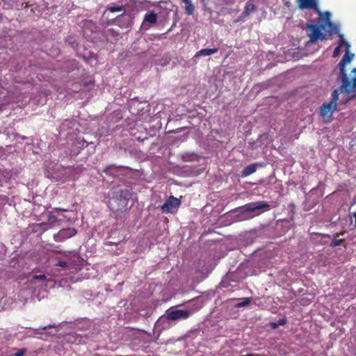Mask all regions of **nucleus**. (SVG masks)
I'll list each match as a JSON object with an SVG mask.
<instances>
[{
  "label": "nucleus",
  "instance_id": "c85d7f7f",
  "mask_svg": "<svg viewBox=\"0 0 356 356\" xmlns=\"http://www.w3.org/2000/svg\"><path fill=\"white\" fill-rule=\"evenodd\" d=\"M309 300H307L305 298H301L300 300V303L301 305H307L309 304Z\"/></svg>",
  "mask_w": 356,
  "mask_h": 356
},
{
  "label": "nucleus",
  "instance_id": "1a4fd4ad",
  "mask_svg": "<svg viewBox=\"0 0 356 356\" xmlns=\"http://www.w3.org/2000/svg\"><path fill=\"white\" fill-rule=\"evenodd\" d=\"M76 230L74 228L63 229L58 232L57 234L54 235V240L57 242L63 241L65 239L70 238L76 235Z\"/></svg>",
  "mask_w": 356,
  "mask_h": 356
},
{
  "label": "nucleus",
  "instance_id": "f8f14e48",
  "mask_svg": "<svg viewBox=\"0 0 356 356\" xmlns=\"http://www.w3.org/2000/svg\"><path fill=\"white\" fill-rule=\"evenodd\" d=\"M182 8L184 9L185 14L193 15L195 10V6L192 0H181Z\"/></svg>",
  "mask_w": 356,
  "mask_h": 356
},
{
  "label": "nucleus",
  "instance_id": "aec40b11",
  "mask_svg": "<svg viewBox=\"0 0 356 356\" xmlns=\"http://www.w3.org/2000/svg\"><path fill=\"white\" fill-rule=\"evenodd\" d=\"M255 10V6L251 2H248L245 4L244 11L242 13L243 17H246Z\"/></svg>",
  "mask_w": 356,
  "mask_h": 356
},
{
  "label": "nucleus",
  "instance_id": "f257e3e1",
  "mask_svg": "<svg viewBox=\"0 0 356 356\" xmlns=\"http://www.w3.org/2000/svg\"><path fill=\"white\" fill-rule=\"evenodd\" d=\"M132 197L129 189L113 187L108 193L107 205L113 212H124L127 209L128 202Z\"/></svg>",
  "mask_w": 356,
  "mask_h": 356
},
{
  "label": "nucleus",
  "instance_id": "20e7f679",
  "mask_svg": "<svg viewBox=\"0 0 356 356\" xmlns=\"http://www.w3.org/2000/svg\"><path fill=\"white\" fill-rule=\"evenodd\" d=\"M242 209L245 212H257V215H259L264 211H269L270 206L267 202L258 201L245 204Z\"/></svg>",
  "mask_w": 356,
  "mask_h": 356
},
{
  "label": "nucleus",
  "instance_id": "6e6552de",
  "mask_svg": "<svg viewBox=\"0 0 356 356\" xmlns=\"http://www.w3.org/2000/svg\"><path fill=\"white\" fill-rule=\"evenodd\" d=\"M166 318L168 320L177 321L179 319H186L189 317L190 312L188 310H167Z\"/></svg>",
  "mask_w": 356,
  "mask_h": 356
},
{
  "label": "nucleus",
  "instance_id": "dca6fc26",
  "mask_svg": "<svg viewBox=\"0 0 356 356\" xmlns=\"http://www.w3.org/2000/svg\"><path fill=\"white\" fill-rule=\"evenodd\" d=\"M218 51V48H213V49H202L197 52H196L195 57H199V56H209L213 54H216Z\"/></svg>",
  "mask_w": 356,
  "mask_h": 356
},
{
  "label": "nucleus",
  "instance_id": "bb28decb",
  "mask_svg": "<svg viewBox=\"0 0 356 356\" xmlns=\"http://www.w3.org/2000/svg\"><path fill=\"white\" fill-rule=\"evenodd\" d=\"M277 323L278 325H284L286 323V320L284 318L280 319Z\"/></svg>",
  "mask_w": 356,
  "mask_h": 356
},
{
  "label": "nucleus",
  "instance_id": "423d86ee",
  "mask_svg": "<svg viewBox=\"0 0 356 356\" xmlns=\"http://www.w3.org/2000/svg\"><path fill=\"white\" fill-rule=\"evenodd\" d=\"M337 105L332 103H324L320 107V115L325 122H330L332 120V115L337 110Z\"/></svg>",
  "mask_w": 356,
  "mask_h": 356
},
{
  "label": "nucleus",
  "instance_id": "7ed1b4c3",
  "mask_svg": "<svg viewBox=\"0 0 356 356\" xmlns=\"http://www.w3.org/2000/svg\"><path fill=\"white\" fill-rule=\"evenodd\" d=\"M307 26L310 31L308 34L309 43L314 44L318 40H323L326 39L325 35L321 31L325 29V24H323V21L319 20V24H307Z\"/></svg>",
  "mask_w": 356,
  "mask_h": 356
},
{
  "label": "nucleus",
  "instance_id": "a211bd4d",
  "mask_svg": "<svg viewBox=\"0 0 356 356\" xmlns=\"http://www.w3.org/2000/svg\"><path fill=\"white\" fill-rule=\"evenodd\" d=\"M83 29L84 31L89 29L91 32H95L97 29V26L92 20H85L83 22Z\"/></svg>",
  "mask_w": 356,
  "mask_h": 356
},
{
  "label": "nucleus",
  "instance_id": "c756f323",
  "mask_svg": "<svg viewBox=\"0 0 356 356\" xmlns=\"http://www.w3.org/2000/svg\"><path fill=\"white\" fill-rule=\"evenodd\" d=\"M54 211H56V212H58V211H68L67 209H62V208H59V207H56V208H54Z\"/></svg>",
  "mask_w": 356,
  "mask_h": 356
},
{
  "label": "nucleus",
  "instance_id": "f3484780",
  "mask_svg": "<svg viewBox=\"0 0 356 356\" xmlns=\"http://www.w3.org/2000/svg\"><path fill=\"white\" fill-rule=\"evenodd\" d=\"M339 36L340 37L341 40L339 42V44L337 47H335L334 52H333V57H337L339 56L340 51H341V47L343 44H346L347 49H349L350 44L348 42H346L343 38V35L339 33Z\"/></svg>",
  "mask_w": 356,
  "mask_h": 356
},
{
  "label": "nucleus",
  "instance_id": "ddd939ff",
  "mask_svg": "<svg viewBox=\"0 0 356 356\" xmlns=\"http://www.w3.org/2000/svg\"><path fill=\"white\" fill-rule=\"evenodd\" d=\"M300 8H314L316 10L320 15L322 13L318 10L317 0H299Z\"/></svg>",
  "mask_w": 356,
  "mask_h": 356
},
{
  "label": "nucleus",
  "instance_id": "b1692460",
  "mask_svg": "<svg viewBox=\"0 0 356 356\" xmlns=\"http://www.w3.org/2000/svg\"><path fill=\"white\" fill-rule=\"evenodd\" d=\"M195 157V155H190V154H186L183 155V160L186 162L192 161H194Z\"/></svg>",
  "mask_w": 356,
  "mask_h": 356
},
{
  "label": "nucleus",
  "instance_id": "6ab92c4d",
  "mask_svg": "<svg viewBox=\"0 0 356 356\" xmlns=\"http://www.w3.org/2000/svg\"><path fill=\"white\" fill-rule=\"evenodd\" d=\"M106 10L111 13L115 12H122V13H125V8L123 5H116L112 4L106 6Z\"/></svg>",
  "mask_w": 356,
  "mask_h": 356
},
{
  "label": "nucleus",
  "instance_id": "9d476101",
  "mask_svg": "<svg viewBox=\"0 0 356 356\" xmlns=\"http://www.w3.org/2000/svg\"><path fill=\"white\" fill-rule=\"evenodd\" d=\"M326 15L327 19H323L321 17L319 18L320 21H323V24H325L324 31L327 32L330 35L339 33V27L332 22H330L329 19L330 13H327Z\"/></svg>",
  "mask_w": 356,
  "mask_h": 356
},
{
  "label": "nucleus",
  "instance_id": "4be33fe9",
  "mask_svg": "<svg viewBox=\"0 0 356 356\" xmlns=\"http://www.w3.org/2000/svg\"><path fill=\"white\" fill-rule=\"evenodd\" d=\"M251 298H245L241 302H238L236 306L238 307H243L248 306L251 302Z\"/></svg>",
  "mask_w": 356,
  "mask_h": 356
},
{
  "label": "nucleus",
  "instance_id": "473e14b6",
  "mask_svg": "<svg viewBox=\"0 0 356 356\" xmlns=\"http://www.w3.org/2000/svg\"><path fill=\"white\" fill-rule=\"evenodd\" d=\"M354 218H355V224H356V213H354Z\"/></svg>",
  "mask_w": 356,
  "mask_h": 356
},
{
  "label": "nucleus",
  "instance_id": "39448f33",
  "mask_svg": "<svg viewBox=\"0 0 356 356\" xmlns=\"http://www.w3.org/2000/svg\"><path fill=\"white\" fill-rule=\"evenodd\" d=\"M181 204V199L170 195L168 199L161 206V209L164 213H175L177 212Z\"/></svg>",
  "mask_w": 356,
  "mask_h": 356
},
{
  "label": "nucleus",
  "instance_id": "7c9ffc66",
  "mask_svg": "<svg viewBox=\"0 0 356 356\" xmlns=\"http://www.w3.org/2000/svg\"><path fill=\"white\" fill-rule=\"evenodd\" d=\"M242 356H266V355H261V354H257V353H250V354L244 355Z\"/></svg>",
  "mask_w": 356,
  "mask_h": 356
},
{
  "label": "nucleus",
  "instance_id": "cd10ccee",
  "mask_svg": "<svg viewBox=\"0 0 356 356\" xmlns=\"http://www.w3.org/2000/svg\"><path fill=\"white\" fill-rule=\"evenodd\" d=\"M53 327H56V325H55L49 324V325H48L47 326L42 327L41 329L42 330H47L49 328H53Z\"/></svg>",
  "mask_w": 356,
  "mask_h": 356
},
{
  "label": "nucleus",
  "instance_id": "5701e85b",
  "mask_svg": "<svg viewBox=\"0 0 356 356\" xmlns=\"http://www.w3.org/2000/svg\"><path fill=\"white\" fill-rule=\"evenodd\" d=\"M343 241V239L334 238L330 243V246L332 248L339 246L342 244Z\"/></svg>",
  "mask_w": 356,
  "mask_h": 356
},
{
  "label": "nucleus",
  "instance_id": "2f4dec72",
  "mask_svg": "<svg viewBox=\"0 0 356 356\" xmlns=\"http://www.w3.org/2000/svg\"><path fill=\"white\" fill-rule=\"evenodd\" d=\"M270 325H271V327H273V328H274V329H275V328H277V327L279 326V325H277V323H276V322L272 323L270 324Z\"/></svg>",
  "mask_w": 356,
  "mask_h": 356
},
{
  "label": "nucleus",
  "instance_id": "412c9836",
  "mask_svg": "<svg viewBox=\"0 0 356 356\" xmlns=\"http://www.w3.org/2000/svg\"><path fill=\"white\" fill-rule=\"evenodd\" d=\"M339 99V92L337 89H335L332 93V99L330 103H332V104H336L337 106V101Z\"/></svg>",
  "mask_w": 356,
  "mask_h": 356
},
{
  "label": "nucleus",
  "instance_id": "9b49d317",
  "mask_svg": "<svg viewBox=\"0 0 356 356\" xmlns=\"http://www.w3.org/2000/svg\"><path fill=\"white\" fill-rule=\"evenodd\" d=\"M115 24L119 26L121 28L128 29L131 26V22L129 19H127L125 17L124 13H122L121 15L116 17L114 19Z\"/></svg>",
  "mask_w": 356,
  "mask_h": 356
},
{
  "label": "nucleus",
  "instance_id": "393cba45",
  "mask_svg": "<svg viewBox=\"0 0 356 356\" xmlns=\"http://www.w3.org/2000/svg\"><path fill=\"white\" fill-rule=\"evenodd\" d=\"M26 353V348L19 349L13 356H24Z\"/></svg>",
  "mask_w": 356,
  "mask_h": 356
},
{
  "label": "nucleus",
  "instance_id": "2eb2a0df",
  "mask_svg": "<svg viewBox=\"0 0 356 356\" xmlns=\"http://www.w3.org/2000/svg\"><path fill=\"white\" fill-rule=\"evenodd\" d=\"M257 166H258L257 163H253V164H250V165H248L242 171L241 177H248V176L253 174L254 172H256Z\"/></svg>",
  "mask_w": 356,
  "mask_h": 356
},
{
  "label": "nucleus",
  "instance_id": "4468645a",
  "mask_svg": "<svg viewBox=\"0 0 356 356\" xmlns=\"http://www.w3.org/2000/svg\"><path fill=\"white\" fill-rule=\"evenodd\" d=\"M157 15L154 11L147 13L145 14L143 25L145 26L147 23L155 24L157 22Z\"/></svg>",
  "mask_w": 356,
  "mask_h": 356
},
{
  "label": "nucleus",
  "instance_id": "a878e982",
  "mask_svg": "<svg viewBox=\"0 0 356 356\" xmlns=\"http://www.w3.org/2000/svg\"><path fill=\"white\" fill-rule=\"evenodd\" d=\"M34 280H44L46 279V276L44 274L42 275H33Z\"/></svg>",
  "mask_w": 356,
  "mask_h": 356
},
{
  "label": "nucleus",
  "instance_id": "0eeeda50",
  "mask_svg": "<svg viewBox=\"0 0 356 356\" xmlns=\"http://www.w3.org/2000/svg\"><path fill=\"white\" fill-rule=\"evenodd\" d=\"M66 257H72L74 259H71L70 262H66L63 261H58L56 266L63 268H68L71 266H81L82 262L79 257L76 255V253L72 252H67L64 253Z\"/></svg>",
  "mask_w": 356,
  "mask_h": 356
},
{
  "label": "nucleus",
  "instance_id": "f03ea898",
  "mask_svg": "<svg viewBox=\"0 0 356 356\" xmlns=\"http://www.w3.org/2000/svg\"><path fill=\"white\" fill-rule=\"evenodd\" d=\"M353 57L354 54L350 53L348 49H347L346 54L339 63L341 88L347 93L354 92L356 87V67H354L351 71L353 74V76L351 79L348 78L346 71V65L350 63Z\"/></svg>",
  "mask_w": 356,
  "mask_h": 356
}]
</instances>
